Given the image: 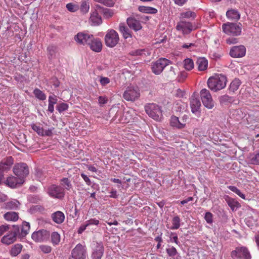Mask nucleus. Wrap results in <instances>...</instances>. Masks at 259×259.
Wrapping results in <instances>:
<instances>
[{"mask_svg":"<svg viewBox=\"0 0 259 259\" xmlns=\"http://www.w3.org/2000/svg\"><path fill=\"white\" fill-rule=\"evenodd\" d=\"M196 14H195V13L194 12H192V11H190L183 12L180 14V18L181 19H185V18L189 19V18H195L196 17Z\"/></svg>","mask_w":259,"mask_h":259,"instance_id":"obj_38","label":"nucleus"},{"mask_svg":"<svg viewBox=\"0 0 259 259\" xmlns=\"http://www.w3.org/2000/svg\"><path fill=\"white\" fill-rule=\"evenodd\" d=\"M85 223H86L88 227H89V226H91V225L97 226L100 224L99 221L96 219L95 218L91 219L85 221Z\"/></svg>","mask_w":259,"mask_h":259,"instance_id":"obj_52","label":"nucleus"},{"mask_svg":"<svg viewBox=\"0 0 259 259\" xmlns=\"http://www.w3.org/2000/svg\"><path fill=\"white\" fill-rule=\"evenodd\" d=\"M228 189L230 190L231 191L235 193L238 196H239L241 198L243 199H245V196L244 194H243L240 190H239L236 187L234 186H229L228 187Z\"/></svg>","mask_w":259,"mask_h":259,"instance_id":"obj_44","label":"nucleus"},{"mask_svg":"<svg viewBox=\"0 0 259 259\" xmlns=\"http://www.w3.org/2000/svg\"><path fill=\"white\" fill-rule=\"evenodd\" d=\"M231 101V97L227 95L219 97V101L221 104H226L227 102H230Z\"/></svg>","mask_w":259,"mask_h":259,"instance_id":"obj_48","label":"nucleus"},{"mask_svg":"<svg viewBox=\"0 0 259 259\" xmlns=\"http://www.w3.org/2000/svg\"><path fill=\"white\" fill-rule=\"evenodd\" d=\"M200 95L202 104L206 108L211 109L214 107V102L209 90L203 89L200 92Z\"/></svg>","mask_w":259,"mask_h":259,"instance_id":"obj_7","label":"nucleus"},{"mask_svg":"<svg viewBox=\"0 0 259 259\" xmlns=\"http://www.w3.org/2000/svg\"><path fill=\"white\" fill-rule=\"evenodd\" d=\"M57 109L61 113L66 111L68 108V105L65 103H61L57 106Z\"/></svg>","mask_w":259,"mask_h":259,"instance_id":"obj_49","label":"nucleus"},{"mask_svg":"<svg viewBox=\"0 0 259 259\" xmlns=\"http://www.w3.org/2000/svg\"><path fill=\"white\" fill-rule=\"evenodd\" d=\"M226 42L229 45L236 44L237 39L236 38H229L226 39Z\"/></svg>","mask_w":259,"mask_h":259,"instance_id":"obj_62","label":"nucleus"},{"mask_svg":"<svg viewBox=\"0 0 259 259\" xmlns=\"http://www.w3.org/2000/svg\"><path fill=\"white\" fill-rule=\"evenodd\" d=\"M126 22L129 27L136 31H138L142 28V25L140 22L134 18L130 17L127 18Z\"/></svg>","mask_w":259,"mask_h":259,"instance_id":"obj_24","label":"nucleus"},{"mask_svg":"<svg viewBox=\"0 0 259 259\" xmlns=\"http://www.w3.org/2000/svg\"><path fill=\"white\" fill-rule=\"evenodd\" d=\"M57 98L56 96H50L49 97L48 102L49 104L54 105L57 103Z\"/></svg>","mask_w":259,"mask_h":259,"instance_id":"obj_55","label":"nucleus"},{"mask_svg":"<svg viewBox=\"0 0 259 259\" xmlns=\"http://www.w3.org/2000/svg\"><path fill=\"white\" fill-rule=\"evenodd\" d=\"M223 31L228 35L239 36L241 33V24L227 22L222 25Z\"/></svg>","mask_w":259,"mask_h":259,"instance_id":"obj_2","label":"nucleus"},{"mask_svg":"<svg viewBox=\"0 0 259 259\" xmlns=\"http://www.w3.org/2000/svg\"><path fill=\"white\" fill-rule=\"evenodd\" d=\"M190 104L192 113L197 116L199 115L201 103L199 98L195 94H193L190 98Z\"/></svg>","mask_w":259,"mask_h":259,"instance_id":"obj_15","label":"nucleus"},{"mask_svg":"<svg viewBox=\"0 0 259 259\" xmlns=\"http://www.w3.org/2000/svg\"><path fill=\"white\" fill-rule=\"evenodd\" d=\"M30 226L29 223L24 222L23 223L21 229V233L23 235H27L30 230Z\"/></svg>","mask_w":259,"mask_h":259,"instance_id":"obj_45","label":"nucleus"},{"mask_svg":"<svg viewBox=\"0 0 259 259\" xmlns=\"http://www.w3.org/2000/svg\"><path fill=\"white\" fill-rule=\"evenodd\" d=\"M138 10L141 12L147 14H156L157 12V9L150 7L140 6Z\"/></svg>","mask_w":259,"mask_h":259,"instance_id":"obj_33","label":"nucleus"},{"mask_svg":"<svg viewBox=\"0 0 259 259\" xmlns=\"http://www.w3.org/2000/svg\"><path fill=\"white\" fill-rule=\"evenodd\" d=\"M140 96V93L137 87H128L123 94V98L127 101H135Z\"/></svg>","mask_w":259,"mask_h":259,"instance_id":"obj_9","label":"nucleus"},{"mask_svg":"<svg viewBox=\"0 0 259 259\" xmlns=\"http://www.w3.org/2000/svg\"><path fill=\"white\" fill-rule=\"evenodd\" d=\"M99 103L100 105H103L107 103L108 98L106 96H99L98 98Z\"/></svg>","mask_w":259,"mask_h":259,"instance_id":"obj_56","label":"nucleus"},{"mask_svg":"<svg viewBox=\"0 0 259 259\" xmlns=\"http://www.w3.org/2000/svg\"><path fill=\"white\" fill-rule=\"evenodd\" d=\"M50 237V233L46 230H40L32 233V239L35 242H41L47 241Z\"/></svg>","mask_w":259,"mask_h":259,"instance_id":"obj_13","label":"nucleus"},{"mask_svg":"<svg viewBox=\"0 0 259 259\" xmlns=\"http://www.w3.org/2000/svg\"><path fill=\"white\" fill-rule=\"evenodd\" d=\"M119 37L118 33L113 29L108 30L105 36L106 45L110 48L115 47L119 42Z\"/></svg>","mask_w":259,"mask_h":259,"instance_id":"obj_5","label":"nucleus"},{"mask_svg":"<svg viewBox=\"0 0 259 259\" xmlns=\"http://www.w3.org/2000/svg\"><path fill=\"white\" fill-rule=\"evenodd\" d=\"M32 128L40 136H51L52 135V130H45L40 124H32Z\"/></svg>","mask_w":259,"mask_h":259,"instance_id":"obj_19","label":"nucleus"},{"mask_svg":"<svg viewBox=\"0 0 259 259\" xmlns=\"http://www.w3.org/2000/svg\"><path fill=\"white\" fill-rule=\"evenodd\" d=\"M104 17L106 18H110L114 15V11L112 9L105 8L103 9Z\"/></svg>","mask_w":259,"mask_h":259,"instance_id":"obj_47","label":"nucleus"},{"mask_svg":"<svg viewBox=\"0 0 259 259\" xmlns=\"http://www.w3.org/2000/svg\"><path fill=\"white\" fill-rule=\"evenodd\" d=\"M207 83L211 91L217 92L225 88L227 77L221 74H214L208 78Z\"/></svg>","mask_w":259,"mask_h":259,"instance_id":"obj_1","label":"nucleus"},{"mask_svg":"<svg viewBox=\"0 0 259 259\" xmlns=\"http://www.w3.org/2000/svg\"><path fill=\"white\" fill-rule=\"evenodd\" d=\"M176 29L183 34H188L193 30V28L191 22L181 20L177 23Z\"/></svg>","mask_w":259,"mask_h":259,"instance_id":"obj_14","label":"nucleus"},{"mask_svg":"<svg viewBox=\"0 0 259 259\" xmlns=\"http://www.w3.org/2000/svg\"><path fill=\"white\" fill-rule=\"evenodd\" d=\"M8 199V197L6 195L0 192V202L6 201Z\"/></svg>","mask_w":259,"mask_h":259,"instance_id":"obj_64","label":"nucleus"},{"mask_svg":"<svg viewBox=\"0 0 259 259\" xmlns=\"http://www.w3.org/2000/svg\"><path fill=\"white\" fill-rule=\"evenodd\" d=\"M180 222L181 220L180 218L178 216H175L172 218L171 220L172 226L170 227H168V228L170 230L178 229L180 227Z\"/></svg>","mask_w":259,"mask_h":259,"instance_id":"obj_35","label":"nucleus"},{"mask_svg":"<svg viewBox=\"0 0 259 259\" xmlns=\"http://www.w3.org/2000/svg\"><path fill=\"white\" fill-rule=\"evenodd\" d=\"M170 124L172 126L175 127L179 129H182L185 127L186 123L185 122H182L179 120L178 117L174 116L171 117L170 119Z\"/></svg>","mask_w":259,"mask_h":259,"instance_id":"obj_26","label":"nucleus"},{"mask_svg":"<svg viewBox=\"0 0 259 259\" xmlns=\"http://www.w3.org/2000/svg\"><path fill=\"white\" fill-rule=\"evenodd\" d=\"M87 252L85 246L79 243L72 250L71 254L69 259H85Z\"/></svg>","mask_w":259,"mask_h":259,"instance_id":"obj_8","label":"nucleus"},{"mask_svg":"<svg viewBox=\"0 0 259 259\" xmlns=\"http://www.w3.org/2000/svg\"><path fill=\"white\" fill-rule=\"evenodd\" d=\"M250 162L252 164L259 165V151L250 156Z\"/></svg>","mask_w":259,"mask_h":259,"instance_id":"obj_46","label":"nucleus"},{"mask_svg":"<svg viewBox=\"0 0 259 259\" xmlns=\"http://www.w3.org/2000/svg\"><path fill=\"white\" fill-rule=\"evenodd\" d=\"M39 248L45 253H49L52 251L51 247L49 245H41L39 246Z\"/></svg>","mask_w":259,"mask_h":259,"instance_id":"obj_51","label":"nucleus"},{"mask_svg":"<svg viewBox=\"0 0 259 259\" xmlns=\"http://www.w3.org/2000/svg\"><path fill=\"white\" fill-rule=\"evenodd\" d=\"M51 240L54 245H57L60 241V235L56 232H54L51 234Z\"/></svg>","mask_w":259,"mask_h":259,"instance_id":"obj_41","label":"nucleus"},{"mask_svg":"<svg viewBox=\"0 0 259 259\" xmlns=\"http://www.w3.org/2000/svg\"><path fill=\"white\" fill-rule=\"evenodd\" d=\"M184 67L187 70H191L194 67V62L192 59L190 58L185 59L184 60Z\"/></svg>","mask_w":259,"mask_h":259,"instance_id":"obj_36","label":"nucleus"},{"mask_svg":"<svg viewBox=\"0 0 259 259\" xmlns=\"http://www.w3.org/2000/svg\"><path fill=\"white\" fill-rule=\"evenodd\" d=\"M233 259H251V255L248 249L244 246H239L231 252Z\"/></svg>","mask_w":259,"mask_h":259,"instance_id":"obj_6","label":"nucleus"},{"mask_svg":"<svg viewBox=\"0 0 259 259\" xmlns=\"http://www.w3.org/2000/svg\"><path fill=\"white\" fill-rule=\"evenodd\" d=\"M119 29L124 38L126 39L132 37L131 31H130L129 29L125 26L124 23L119 24Z\"/></svg>","mask_w":259,"mask_h":259,"instance_id":"obj_27","label":"nucleus"},{"mask_svg":"<svg viewBox=\"0 0 259 259\" xmlns=\"http://www.w3.org/2000/svg\"><path fill=\"white\" fill-rule=\"evenodd\" d=\"M171 242H174L177 244L179 243L178 237L176 234L171 233V236L170 237Z\"/></svg>","mask_w":259,"mask_h":259,"instance_id":"obj_60","label":"nucleus"},{"mask_svg":"<svg viewBox=\"0 0 259 259\" xmlns=\"http://www.w3.org/2000/svg\"><path fill=\"white\" fill-rule=\"evenodd\" d=\"M241 84V81L239 79H234L231 83L229 87L230 92H235L237 91Z\"/></svg>","mask_w":259,"mask_h":259,"instance_id":"obj_34","label":"nucleus"},{"mask_svg":"<svg viewBox=\"0 0 259 259\" xmlns=\"http://www.w3.org/2000/svg\"><path fill=\"white\" fill-rule=\"evenodd\" d=\"M228 205L231 209L233 211L235 209L240 207V203L235 199L227 196L225 199Z\"/></svg>","mask_w":259,"mask_h":259,"instance_id":"obj_29","label":"nucleus"},{"mask_svg":"<svg viewBox=\"0 0 259 259\" xmlns=\"http://www.w3.org/2000/svg\"><path fill=\"white\" fill-rule=\"evenodd\" d=\"M227 17L230 20H238L240 18L239 12L234 9H231L226 12Z\"/></svg>","mask_w":259,"mask_h":259,"instance_id":"obj_28","label":"nucleus"},{"mask_svg":"<svg viewBox=\"0 0 259 259\" xmlns=\"http://www.w3.org/2000/svg\"><path fill=\"white\" fill-rule=\"evenodd\" d=\"M88 227V226L85 222L84 224H82L78 229L77 232L78 234H81Z\"/></svg>","mask_w":259,"mask_h":259,"instance_id":"obj_61","label":"nucleus"},{"mask_svg":"<svg viewBox=\"0 0 259 259\" xmlns=\"http://www.w3.org/2000/svg\"><path fill=\"white\" fill-rule=\"evenodd\" d=\"M80 176L88 185L90 186L91 185V181L86 175L82 173L80 174Z\"/></svg>","mask_w":259,"mask_h":259,"instance_id":"obj_58","label":"nucleus"},{"mask_svg":"<svg viewBox=\"0 0 259 259\" xmlns=\"http://www.w3.org/2000/svg\"><path fill=\"white\" fill-rule=\"evenodd\" d=\"M24 180L22 178L10 176L7 178L5 183L11 188H15L22 184Z\"/></svg>","mask_w":259,"mask_h":259,"instance_id":"obj_22","label":"nucleus"},{"mask_svg":"<svg viewBox=\"0 0 259 259\" xmlns=\"http://www.w3.org/2000/svg\"><path fill=\"white\" fill-rule=\"evenodd\" d=\"M170 63V61L165 58H160L153 63L152 70L155 74H159L163 69Z\"/></svg>","mask_w":259,"mask_h":259,"instance_id":"obj_10","label":"nucleus"},{"mask_svg":"<svg viewBox=\"0 0 259 259\" xmlns=\"http://www.w3.org/2000/svg\"><path fill=\"white\" fill-rule=\"evenodd\" d=\"M102 22L101 17L99 15L98 12L92 11L91 13L89 23L92 26H98Z\"/></svg>","mask_w":259,"mask_h":259,"instance_id":"obj_23","label":"nucleus"},{"mask_svg":"<svg viewBox=\"0 0 259 259\" xmlns=\"http://www.w3.org/2000/svg\"><path fill=\"white\" fill-rule=\"evenodd\" d=\"M61 184L67 190H70L72 188L70 181L66 178H63L60 180Z\"/></svg>","mask_w":259,"mask_h":259,"instance_id":"obj_42","label":"nucleus"},{"mask_svg":"<svg viewBox=\"0 0 259 259\" xmlns=\"http://www.w3.org/2000/svg\"><path fill=\"white\" fill-rule=\"evenodd\" d=\"M52 220L57 224H62L65 220V215L61 211H57L51 214Z\"/></svg>","mask_w":259,"mask_h":259,"instance_id":"obj_25","label":"nucleus"},{"mask_svg":"<svg viewBox=\"0 0 259 259\" xmlns=\"http://www.w3.org/2000/svg\"><path fill=\"white\" fill-rule=\"evenodd\" d=\"M23 246L21 244H16L13 245L10 251L11 255L16 256L22 251Z\"/></svg>","mask_w":259,"mask_h":259,"instance_id":"obj_32","label":"nucleus"},{"mask_svg":"<svg viewBox=\"0 0 259 259\" xmlns=\"http://www.w3.org/2000/svg\"><path fill=\"white\" fill-rule=\"evenodd\" d=\"M66 7L68 11L71 12H75L79 9L78 5L73 3L67 4Z\"/></svg>","mask_w":259,"mask_h":259,"instance_id":"obj_43","label":"nucleus"},{"mask_svg":"<svg viewBox=\"0 0 259 259\" xmlns=\"http://www.w3.org/2000/svg\"><path fill=\"white\" fill-rule=\"evenodd\" d=\"M9 227L8 225H2L0 226V236L3 235L5 232L8 231Z\"/></svg>","mask_w":259,"mask_h":259,"instance_id":"obj_57","label":"nucleus"},{"mask_svg":"<svg viewBox=\"0 0 259 259\" xmlns=\"http://www.w3.org/2000/svg\"><path fill=\"white\" fill-rule=\"evenodd\" d=\"M246 48L244 46L240 45L233 47L230 50V55L234 58H240L245 56Z\"/></svg>","mask_w":259,"mask_h":259,"instance_id":"obj_18","label":"nucleus"},{"mask_svg":"<svg viewBox=\"0 0 259 259\" xmlns=\"http://www.w3.org/2000/svg\"><path fill=\"white\" fill-rule=\"evenodd\" d=\"M196 63L198 65V69L199 71H204L207 68L208 61L204 58L198 59Z\"/></svg>","mask_w":259,"mask_h":259,"instance_id":"obj_30","label":"nucleus"},{"mask_svg":"<svg viewBox=\"0 0 259 259\" xmlns=\"http://www.w3.org/2000/svg\"><path fill=\"white\" fill-rule=\"evenodd\" d=\"M29 200L32 203H37L40 200V198L38 196L30 195L28 197Z\"/></svg>","mask_w":259,"mask_h":259,"instance_id":"obj_59","label":"nucleus"},{"mask_svg":"<svg viewBox=\"0 0 259 259\" xmlns=\"http://www.w3.org/2000/svg\"><path fill=\"white\" fill-rule=\"evenodd\" d=\"M14 163V159L9 156L4 159L0 163V172H5L9 170Z\"/></svg>","mask_w":259,"mask_h":259,"instance_id":"obj_20","label":"nucleus"},{"mask_svg":"<svg viewBox=\"0 0 259 259\" xmlns=\"http://www.w3.org/2000/svg\"><path fill=\"white\" fill-rule=\"evenodd\" d=\"M212 217L213 215L211 212H207L205 214L204 218L207 223L211 224L213 222Z\"/></svg>","mask_w":259,"mask_h":259,"instance_id":"obj_54","label":"nucleus"},{"mask_svg":"<svg viewBox=\"0 0 259 259\" xmlns=\"http://www.w3.org/2000/svg\"><path fill=\"white\" fill-rule=\"evenodd\" d=\"M93 34L88 31H82L78 32L74 36V40L77 45L80 46H88L92 38Z\"/></svg>","mask_w":259,"mask_h":259,"instance_id":"obj_4","label":"nucleus"},{"mask_svg":"<svg viewBox=\"0 0 259 259\" xmlns=\"http://www.w3.org/2000/svg\"><path fill=\"white\" fill-rule=\"evenodd\" d=\"M110 80L108 77L101 76L100 78V83L103 87L106 86L109 83Z\"/></svg>","mask_w":259,"mask_h":259,"instance_id":"obj_53","label":"nucleus"},{"mask_svg":"<svg viewBox=\"0 0 259 259\" xmlns=\"http://www.w3.org/2000/svg\"><path fill=\"white\" fill-rule=\"evenodd\" d=\"M48 193L53 198H62L64 196V190L60 186L52 185L48 188Z\"/></svg>","mask_w":259,"mask_h":259,"instance_id":"obj_12","label":"nucleus"},{"mask_svg":"<svg viewBox=\"0 0 259 259\" xmlns=\"http://www.w3.org/2000/svg\"><path fill=\"white\" fill-rule=\"evenodd\" d=\"M17 232L15 230L9 231L8 233L4 235L1 239V242L6 245L13 243L17 238Z\"/></svg>","mask_w":259,"mask_h":259,"instance_id":"obj_17","label":"nucleus"},{"mask_svg":"<svg viewBox=\"0 0 259 259\" xmlns=\"http://www.w3.org/2000/svg\"><path fill=\"white\" fill-rule=\"evenodd\" d=\"M175 4L179 6H183L188 0H173Z\"/></svg>","mask_w":259,"mask_h":259,"instance_id":"obj_63","label":"nucleus"},{"mask_svg":"<svg viewBox=\"0 0 259 259\" xmlns=\"http://www.w3.org/2000/svg\"><path fill=\"white\" fill-rule=\"evenodd\" d=\"M18 201L17 200L9 201L7 203L6 207L10 209H14L18 207Z\"/></svg>","mask_w":259,"mask_h":259,"instance_id":"obj_50","label":"nucleus"},{"mask_svg":"<svg viewBox=\"0 0 259 259\" xmlns=\"http://www.w3.org/2000/svg\"><path fill=\"white\" fill-rule=\"evenodd\" d=\"M104 251L103 245L102 243H96L94 248L92 257L93 259H101Z\"/></svg>","mask_w":259,"mask_h":259,"instance_id":"obj_21","label":"nucleus"},{"mask_svg":"<svg viewBox=\"0 0 259 259\" xmlns=\"http://www.w3.org/2000/svg\"><path fill=\"white\" fill-rule=\"evenodd\" d=\"M168 255L171 257L173 259L177 258L176 256L178 254L176 248L174 246H170L166 249Z\"/></svg>","mask_w":259,"mask_h":259,"instance_id":"obj_40","label":"nucleus"},{"mask_svg":"<svg viewBox=\"0 0 259 259\" xmlns=\"http://www.w3.org/2000/svg\"><path fill=\"white\" fill-rule=\"evenodd\" d=\"M13 172L15 175L23 180L29 174L28 167L24 163H17L13 168Z\"/></svg>","mask_w":259,"mask_h":259,"instance_id":"obj_11","label":"nucleus"},{"mask_svg":"<svg viewBox=\"0 0 259 259\" xmlns=\"http://www.w3.org/2000/svg\"><path fill=\"white\" fill-rule=\"evenodd\" d=\"M35 97L39 100L44 101L46 99V94L38 89H35L33 91Z\"/></svg>","mask_w":259,"mask_h":259,"instance_id":"obj_37","label":"nucleus"},{"mask_svg":"<svg viewBox=\"0 0 259 259\" xmlns=\"http://www.w3.org/2000/svg\"><path fill=\"white\" fill-rule=\"evenodd\" d=\"M4 217L5 219L8 221L15 222L18 220V213L14 211H10L6 213Z\"/></svg>","mask_w":259,"mask_h":259,"instance_id":"obj_31","label":"nucleus"},{"mask_svg":"<svg viewBox=\"0 0 259 259\" xmlns=\"http://www.w3.org/2000/svg\"><path fill=\"white\" fill-rule=\"evenodd\" d=\"M80 11L82 13H87L90 9V4L89 0H83L81 3Z\"/></svg>","mask_w":259,"mask_h":259,"instance_id":"obj_39","label":"nucleus"},{"mask_svg":"<svg viewBox=\"0 0 259 259\" xmlns=\"http://www.w3.org/2000/svg\"><path fill=\"white\" fill-rule=\"evenodd\" d=\"M145 109L148 115L155 120H160L162 116L160 108L155 104H147L145 106Z\"/></svg>","mask_w":259,"mask_h":259,"instance_id":"obj_3","label":"nucleus"},{"mask_svg":"<svg viewBox=\"0 0 259 259\" xmlns=\"http://www.w3.org/2000/svg\"><path fill=\"white\" fill-rule=\"evenodd\" d=\"M91 40L89 41L88 46L90 49L95 52L99 53L102 50V42L100 38L95 37L93 35Z\"/></svg>","mask_w":259,"mask_h":259,"instance_id":"obj_16","label":"nucleus"}]
</instances>
